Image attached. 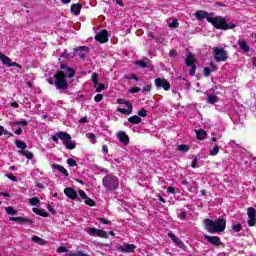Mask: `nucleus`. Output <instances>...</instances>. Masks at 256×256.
<instances>
[{
    "label": "nucleus",
    "mask_w": 256,
    "mask_h": 256,
    "mask_svg": "<svg viewBox=\"0 0 256 256\" xmlns=\"http://www.w3.org/2000/svg\"><path fill=\"white\" fill-rule=\"evenodd\" d=\"M127 79H135L136 81H139V78L136 75H132L128 77Z\"/></svg>",
    "instance_id": "nucleus-64"
},
{
    "label": "nucleus",
    "mask_w": 256,
    "mask_h": 256,
    "mask_svg": "<svg viewBox=\"0 0 256 256\" xmlns=\"http://www.w3.org/2000/svg\"><path fill=\"white\" fill-rule=\"evenodd\" d=\"M86 232L89 235H93L94 237H103L104 239H107V237H109V234H107V232H105L104 230L101 229H96V228H86Z\"/></svg>",
    "instance_id": "nucleus-9"
},
{
    "label": "nucleus",
    "mask_w": 256,
    "mask_h": 256,
    "mask_svg": "<svg viewBox=\"0 0 256 256\" xmlns=\"http://www.w3.org/2000/svg\"><path fill=\"white\" fill-rule=\"evenodd\" d=\"M137 249V246L135 244H123L122 246L118 247V251L121 253H133Z\"/></svg>",
    "instance_id": "nucleus-10"
},
{
    "label": "nucleus",
    "mask_w": 256,
    "mask_h": 256,
    "mask_svg": "<svg viewBox=\"0 0 256 256\" xmlns=\"http://www.w3.org/2000/svg\"><path fill=\"white\" fill-rule=\"evenodd\" d=\"M232 229L236 233H239V231H241V224H234V225H232Z\"/></svg>",
    "instance_id": "nucleus-47"
},
{
    "label": "nucleus",
    "mask_w": 256,
    "mask_h": 256,
    "mask_svg": "<svg viewBox=\"0 0 256 256\" xmlns=\"http://www.w3.org/2000/svg\"><path fill=\"white\" fill-rule=\"evenodd\" d=\"M86 137H87L88 139H90V141L93 143V145H95V139H97V137L95 136V134H93V133H88V134H86Z\"/></svg>",
    "instance_id": "nucleus-42"
},
{
    "label": "nucleus",
    "mask_w": 256,
    "mask_h": 256,
    "mask_svg": "<svg viewBox=\"0 0 256 256\" xmlns=\"http://www.w3.org/2000/svg\"><path fill=\"white\" fill-rule=\"evenodd\" d=\"M229 145L235 151H237V149H241V145L237 144V142H235V140H230Z\"/></svg>",
    "instance_id": "nucleus-34"
},
{
    "label": "nucleus",
    "mask_w": 256,
    "mask_h": 256,
    "mask_svg": "<svg viewBox=\"0 0 256 256\" xmlns=\"http://www.w3.org/2000/svg\"><path fill=\"white\" fill-rule=\"evenodd\" d=\"M255 223H256L255 218H249V220H248L249 227L255 226Z\"/></svg>",
    "instance_id": "nucleus-50"
},
{
    "label": "nucleus",
    "mask_w": 256,
    "mask_h": 256,
    "mask_svg": "<svg viewBox=\"0 0 256 256\" xmlns=\"http://www.w3.org/2000/svg\"><path fill=\"white\" fill-rule=\"evenodd\" d=\"M247 215L249 218H255L256 210L253 207H249L247 210Z\"/></svg>",
    "instance_id": "nucleus-32"
},
{
    "label": "nucleus",
    "mask_w": 256,
    "mask_h": 256,
    "mask_svg": "<svg viewBox=\"0 0 256 256\" xmlns=\"http://www.w3.org/2000/svg\"><path fill=\"white\" fill-rule=\"evenodd\" d=\"M196 19L202 20L206 19L208 23H211L215 29H222L223 31H227V29H235L236 25L231 23L227 24V21L223 17H213V14H209L206 11L200 10L195 14Z\"/></svg>",
    "instance_id": "nucleus-1"
},
{
    "label": "nucleus",
    "mask_w": 256,
    "mask_h": 256,
    "mask_svg": "<svg viewBox=\"0 0 256 256\" xmlns=\"http://www.w3.org/2000/svg\"><path fill=\"white\" fill-rule=\"evenodd\" d=\"M219 153V145H215L214 148L210 150L211 157H215Z\"/></svg>",
    "instance_id": "nucleus-36"
},
{
    "label": "nucleus",
    "mask_w": 256,
    "mask_h": 256,
    "mask_svg": "<svg viewBox=\"0 0 256 256\" xmlns=\"http://www.w3.org/2000/svg\"><path fill=\"white\" fill-rule=\"evenodd\" d=\"M179 217H180V219H185V217H187V212L182 211V212L179 214Z\"/></svg>",
    "instance_id": "nucleus-59"
},
{
    "label": "nucleus",
    "mask_w": 256,
    "mask_h": 256,
    "mask_svg": "<svg viewBox=\"0 0 256 256\" xmlns=\"http://www.w3.org/2000/svg\"><path fill=\"white\" fill-rule=\"evenodd\" d=\"M138 115L140 117H147V110H145V108H142L139 112Z\"/></svg>",
    "instance_id": "nucleus-48"
},
{
    "label": "nucleus",
    "mask_w": 256,
    "mask_h": 256,
    "mask_svg": "<svg viewBox=\"0 0 256 256\" xmlns=\"http://www.w3.org/2000/svg\"><path fill=\"white\" fill-rule=\"evenodd\" d=\"M94 101H96V103H100V101H103V95L102 94H97L94 97Z\"/></svg>",
    "instance_id": "nucleus-49"
},
{
    "label": "nucleus",
    "mask_w": 256,
    "mask_h": 256,
    "mask_svg": "<svg viewBox=\"0 0 256 256\" xmlns=\"http://www.w3.org/2000/svg\"><path fill=\"white\" fill-rule=\"evenodd\" d=\"M0 61H2L3 65H6V67H17V69H23V66H21L17 62H12L11 58L8 56H5V54L0 52Z\"/></svg>",
    "instance_id": "nucleus-7"
},
{
    "label": "nucleus",
    "mask_w": 256,
    "mask_h": 256,
    "mask_svg": "<svg viewBox=\"0 0 256 256\" xmlns=\"http://www.w3.org/2000/svg\"><path fill=\"white\" fill-rule=\"evenodd\" d=\"M196 137L200 141H203V139H205V137H207V132H205V130H203V129L197 130Z\"/></svg>",
    "instance_id": "nucleus-22"
},
{
    "label": "nucleus",
    "mask_w": 256,
    "mask_h": 256,
    "mask_svg": "<svg viewBox=\"0 0 256 256\" xmlns=\"http://www.w3.org/2000/svg\"><path fill=\"white\" fill-rule=\"evenodd\" d=\"M191 70H190V75H195V66H190Z\"/></svg>",
    "instance_id": "nucleus-63"
},
{
    "label": "nucleus",
    "mask_w": 256,
    "mask_h": 256,
    "mask_svg": "<svg viewBox=\"0 0 256 256\" xmlns=\"http://www.w3.org/2000/svg\"><path fill=\"white\" fill-rule=\"evenodd\" d=\"M39 203H41V201L37 197H33L32 199H30V205L34 207H39Z\"/></svg>",
    "instance_id": "nucleus-33"
},
{
    "label": "nucleus",
    "mask_w": 256,
    "mask_h": 256,
    "mask_svg": "<svg viewBox=\"0 0 256 256\" xmlns=\"http://www.w3.org/2000/svg\"><path fill=\"white\" fill-rule=\"evenodd\" d=\"M99 221H100V223H103V225H109V220H106V219H104V218H99L98 219Z\"/></svg>",
    "instance_id": "nucleus-57"
},
{
    "label": "nucleus",
    "mask_w": 256,
    "mask_h": 256,
    "mask_svg": "<svg viewBox=\"0 0 256 256\" xmlns=\"http://www.w3.org/2000/svg\"><path fill=\"white\" fill-rule=\"evenodd\" d=\"M95 39L100 43H107L109 41V33L107 32V30H102L95 36Z\"/></svg>",
    "instance_id": "nucleus-11"
},
{
    "label": "nucleus",
    "mask_w": 256,
    "mask_h": 256,
    "mask_svg": "<svg viewBox=\"0 0 256 256\" xmlns=\"http://www.w3.org/2000/svg\"><path fill=\"white\" fill-rule=\"evenodd\" d=\"M33 211L36 213V215H40L41 217H49V213H47L39 208H33Z\"/></svg>",
    "instance_id": "nucleus-27"
},
{
    "label": "nucleus",
    "mask_w": 256,
    "mask_h": 256,
    "mask_svg": "<svg viewBox=\"0 0 256 256\" xmlns=\"http://www.w3.org/2000/svg\"><path fill=\"white\" fill-rule=\"evenodd\" d=\"M169 55H170V57H176L177 51H175V50H170Z\"/></svg>",
    "instance_id": "nucleus-61"
},
{
    "label": "nucleus",
    "mask_w": 256,
    "mask_h": 256,
    "mask_svg": "<svg viewBox=\"0 0 256 256\" xmlns=\"http://www.w3.org/2000/svg\"><path fill=\"white\" fill-rule=\"evenodd\" d=\"M9 135V132H5V128H3V126H0V135Z\"/></svg>",
    "instance_id": "nucleus-58"
},
{
    "label": "nucleus",
    "mask_w": 256,
    "mask_h": 256,
    "mask_svg": "<svg viewBox=\"0 0 256 256\" xmlns=\"http://www.w3.org/2000/svg\"><path fill=\"white\" fill-rule=\"evenodd\" d=\"M66 256H89L85 254L83 251H76V252H68Z\"/></svg>",
    "instance_id": "nucleus-28"
},
{
    "label": "nucleus",
    "mask_w": 256,
    "mask_h": 256,
    "mask_svg": "<svg viewBox=\"0 0 256 256\" xmlns=\"http://www.w3.org/2000/svg\"><path fill=\"white\" fill-rule=\"evenodd\" d=\"M204 238L208 243H211V245H215V247H219V245H221V239L217 236L204 235Z\"/></svg>",
    "instance_id": "nucleus-12"
},
{
    "label": "nucleus",
    "mask_w": 256,
    "mask_h": 256,
    "mask_svg": "<svg viewBox=\"0 0 256 256\" xmlns=\"http://www.w3.org/2000/svg\"><path fill=\"white\" fill-rule=\"evenodd\" d=\"M67 163H68V165H69L70 167H77V161H75V159H73V158H69V159L67 160Z\"/></svg>",
    "instance_id": "nucleus-44"
},
{
    "label": "nucleus",
    "mask_w": 256,
    "mask_h": 256,
    "mask_svg": "<svg viewBox=\"0 0 256 256\" xmlns=\"http://www.w3.org/2000/svg\"><path fill=\"white\" fill-rule=\"evenodd\" d=\"M129 123H132V125H139L141 123V117L134 115L128 119Z\"/></svg>",
    "instance_id": "nucleus-23"
},
{
    "label": "nucleus",
    "mask_w": 256,
    "mask_h": 256,
    "mask_svg": "<svg viewBox=\"0 0 256 256\" xmlns=\"http://www.w3.org/2000/svg\"><path fill=\"white\" fill-rule=\"evenodd\" d=\"M136 65H138L139 67H142L143 69H145L147 67H151V63L149 60H147V61L139 60L136 62Z\"/></svg>",
    "instance_id": "nucleus-24"
},
{
    "label": "nucleus",
    "mask_w": 256,
    "mask_h": 256,
    "mask_svg": "<svg viewBox=\"0 0 256 256\" xmlns=\"http://www.w3.org/2000/svg\"><path fill=\"white\" fill-rule=\"evenodd\" d=\"M59 139L63 141V145L66 149H75V143L71 141V135L67 132H59L57 136H52L54 143H58Z\"/></svg>",
    "instance_id": "nucleus-5"
},
{
    "label": "nucleus",
    "mask_w": 256,
    "mask_h": 256,
    "mask_svg": "<svg viewBox=\"0 0 256 256\" xmlns=\"http://www.w3.org/2000/svg\"><path fill=\"white\" fill-rule=\"evenodd\" d=\"M204 75H205V77H209L211 75V69L204 68Z\"/></svg>",
    "instance_id": "nucleus-56"
},
{
    "label": "nucleus",
    "mask_w": 256,
    "mask_h": 256,
    "mask_svg": "<svg viewBox=\"0 0 256 256\" xmlns=\"http://www.w3.org/2000/svg\"><path fill=\"white\" fill-rule=\"evenodd\" d=\"M75 57V53L74 54H71V53H68L67 51L63 52L61 55H60V58H59V61H62L65 62V61H69V59H73ZM63 59V60H62Z\"/></svg>",
    "instance_id": "nucleus-18"
},
{
    "label": "nucleus",
    "mask_w": 256,
    "mask_h": 256,
    "mask_svg": "<svg viewBox=\"0 0 256 256\" xmlns=\"http://www.w3.org/2000/svg\"><path fill=\"white\" fill-rule=\"evenodd\" d=\"M178 151H182L183 153H187L189 151V146L185 144H181L178 146Z\"/></svg>",
    "instance_id": "nucleus-37"
},
{
    "label": "nucleus",
    "mask_w": 256,
    "mask_h": 256,
    "mask_svg": "<svg viewBox=\"0 0 256 256\" xmlns=\"http://www.w3.org/2000/svg\"><path fill=\"white\" fill-rule=\"evenodd\" d=\"M6 177L10 179V181H14V182L17 181V178L13 176V174H6Z\"/></svg>",
    "instance_id": "nucleus-55"
},
{
    "label": "nucleus",
    "mask_w": 256,
    "mask_h": 256,
    "mask_svg": "<svg viewBox=\"0 0 256 256\" xmlns=\"http://www.w3.org/2000/svg\"><path fill=\"white\" fill-rule=\"evenodd\" d=\"M19 153L26 157V159H33V153L29 150H20Z\"/></svg>",
    "instance_id": "nucleus-25"
},
{
    "label": "nucleus",
    "mask_w": 256,
    "mask_h": 256,
    "mask_svg": "<svg viewBox=\"0 0 256 256\" xmlns=\"http://www.w3.org/2000/svg\"><path fill=\"white\" fill-rule=\"evenodd\" d=\"M204 227L208 233H223L225 227H227V221L225 218H219L217 220L206 218L204 220Z\"/></svg>",
    "instance_id": "nucleus-3"
},
{
    "label": "nucleus",
    "mask_w": 256,
    "mask_h": 256,
    "mask_svg": "<svg viewBox=\"0 0 256 256\" xmlns=\"http://www.w3.org/2000/svg\"><path fill=\"white\" fill-rule=\"evenodd\" d=\"M139 91H141V88H139V87H133V88L129 91V93H139Z\"/></svg>",
    "instance_id": "nucleus-54"
},
{
    "label": "nucleus",
    "mask_w": 256,
    "mask_h": 256,
    "mask_svg": "<svg viewBox=\"0 0 256 256\" xmlns=\"http://www.w3.org/2000/svg\"><path fill=\"white\" fill-rule=\"evenodd\" d=\"M167 191H168V193H171L172 195H175V188L169 187V188L167 189Z\"/></svg>",
    "instance_id": "nucleus-60"
},
{
    "label": "nucleus",
    "mask_w": 256,
    "mask_h": 256,
    "mask_svg": "<svg viewBox=\"0 0 256 256\" xmlns=\"http://www.w3.org/2000/svg\"><path fill=\"white\" fill-rule=\"evenodd\" d=\"M186 65L187 67H193L195 66V57L193 56V54L191 52L187 53L186 56Z\"/></svg>",
    "instance_id": "nucleus-16"
},
{
    "label": "nucleus",
    "mask_w": 256,
    "mask_h": 256,
    "mask_svg": "<svg viewBox=\"0 0 256 256\" xmlns=\"http://www.w3.org/2000/svg\"><path fill=\"white\" fill-rule=\"evenodd\" d=\"M14 125H22L23 127H27L29 125V122H27V120L16 121L14 122Z\"/></svg>",
    "instance_id": "nucleus-45"
},
{
    "label": "nucleus",
    "mask_w": 256,
    "mask_h": 256,
    "mask_svg": "<svg viewBox=\"0 0 256 256\" xmlns=\"http://www.w3.org/2000/svg\"><path fill=\"white\" fill-rule=\"evenodd\" d=\"M238 45L240 49L244 51V53H249V45H247V42H245V40H239Z\"/></svg>",
    "instance_id": "nucleus-21"
},
{
    "label": "nucleus",
    "mask_w": 256,
    "mask_h": 256,
    "mask_svg": "<svg viewBox=\"0 0 256 256\" xmlns=\"http://www.w3.org/2000/svg\"><path fill=\"white\" fill-rule=\"evenodd\" d=\"M32 241L34 243H37L38 245H45V240L41 239L40 237L38 236H33L32 237Z\"/></svg>",
    "instance_id": "nucleus-30"
},
{
    "label": "nucleus",
    "mask_w": 256,
    "mask_h": 256,
    "mask_svg": "<svg viewBox=\"0 0 256 256\" xmlns=\"http://www.w3.org/2000/svg\"><path fill=\"white\" fill-rule=\"evenodd\" d=\"M102 151H103L104 153H109V148L107 147V145H103V146H102Z\"/></svg>",
    "instance_id": "nucleus-62"
},
{
    "label": "nucleus",
    "mask_w": 256,
    "mask_h": 256,
    "mask_svg": "<svg viewBox=\"0 0 256 256\" xmlns=\"http://www.w3.org/2000/svg\"><path fill=\"white\" fill-rule=\"evenodd\" d=\"M126 107L127 109L118 108V113H122L123 115H131L133 113V105L131 104V102H126Z\"/></svg>",
    "instance_id": "nucleus-13"
},
{
    "label": "nucleus",
    "mask_w": 256,
    "mask_h": 256,
    "mask_svg": "<svg viewBox=\"0 0 256 256\" xmlns=\"http://www.w3.org/2000/svg\"><path fill=\"white\" fill-rule=\"evenodd\" d=\"M57 252L58 253H67V248L63 247V246H60L58 249H57Z\"/></svg>",
    "instance_id": "nucleus-52"
},
{
    "label": "nucleus",
    "mask_w": 256,
    "mask_h": 256,
    "mask_svg": "<svg viewBox=\"0 0 256 256\" xmlns=\"http://www.w3.org/2000/svg\"><path fill=\"white\" fill-rule=\"evenodd\" d=\"M81 51H85L86 53H89V47L86 46H80L76 49H74V54L78 53V55L80 56L81 59H83L85 57L84 53H81Z\"/></svg>",
    "instance_id": "nucleus-17"
},
{
    "label": "nucleus",
    "mask_w": 256,
    "mask_h": 256,
    "mask_svg": "<svg viewBox=\"0 0 256 256\" xmlns=\"http://www.w3.org/2000/svg\"><path fill=\"white\" fill-rule=\"evenodd\" d=\"M64 195H66V197H68L69 199L77 198V192L71 187H68L64 190Z\"/></svg>",
    "instance_id": "nucleus-15"
},
{
    "label": "nucleus",
    "mask_w": 256,
    "mask_h": 256,
    "mask_svg": "<svg viewBox=\"0 0 256 256\" xmlns=\"http://www.w3.org/2000/svg\"><path fill=\"white\" fill-rule=\"evenodd\" d=\"M60 67L63 71H59L54 75V85L56 89H58L59 91H63L67 89V87H69V85L67 84V80L65 79H67V77L71 79V77L75 75V72L73 71V69L65 66V64H61Z\"/></svg>",
    "instance_id": "nucleus-2"
},
{
    "label": "nucleus",
    "mask_w": 256,
    "mask_h": 256,
    "mask_svg": "<svg viewBox=\"0 0 256 256\" xmlns=\"http://www.w3.org/2000/svg\"><path fill=\"white\" fill-rule=\"evenodd\" d=\"M213 57L216 61L225 62L227 61V51L223 48L215 47L213 49Z\"/></svg>",
    "instance_id": "nucleus-6"
},
{
    "label": "nucleus",
    "mask_w": 256,
    "mask_h": 256,
    "mask_svg": "<svg viewBox=\"0 0 256 256\" xmlns=\"http://www.w3.org/2000/svg\"><path fill=\"white\" fill-rule=\"evenodd\" d=\"M207 99L208 103H210L211 105H215V103H217V96H215L214 94L208 95Z\"/></svg>",
    "instance_id": "nucleus-29"
},
{
    "label": "nucleus",
    "mask_w": 256,
    "mask_h": 256,
    "mask_svg": "<svg viewBox=\"0 0 256 256\" xmlns=\"http://www.w3.org/2000/svg\"><path fill=\"white\" fill-rule=\"evenodd\" d=\"M117 137L123 145H129V136L124 131H119Z\"/></svg>",
    "instance_id": "nucleus-14"
},
{
    "label": "nucleus",
    "mask_w": 256,
    "mask_h": 256,
    "mask_svg": "<svg viewBox=\"0 0 256 256\" xmlns=\"http://www.w3.org/2000/svg\"><path fill=\"white\" fill-rule=\"evenodd\" d=\"M6 213L8 215H17V210H14L13 207L9 206V207L6 208Z\"/></svg>",
    "instance_id": "nucleus-38"
},
{
    "label": "nucleus",
    "mask_w": 256,
    "mask_h": 256,
    "mask_svg": "<svg viewBox=\"0 0 256 256\" xmlns=\"http://www.w3.org/2000/svg\"><path fill=\"white\" fill-rule=\"evenodd\" d=\"M154 83L157 89H164V91H169V89H171V84L165 78H156Z\"/></svg>",
    "instance_id": "nucleus-8"
},
{
    "label": "nucleus",
    "mask_w": 256,
    "mask_h": 256,
    "mask_svg": "<svg viewBox=\"0 0 256 256\" xmlns=\"http://www.w3.org/2000/svg\"><path fill=\"white\" fill-rule=\"evenodd\" d=\"M168 236H169L170 239H171L174 243H176L177 245L181 244V240H180L177 236H175V234H173V233H168Z\"/></svg>",
    "instance_id": "nucleus-31"
},
{
    "label": "nucleus",
    "mask_w": 256,
    "mask_h": 256,
    "mask_svg": "<svg viewBox=\"0 0 256 256\" xmlns=\"http://www.w3.org/2000/svg\"><path fill=\"white\" fill-rule=\"evenodd\" d=\"M102 185L106 191H115L119 187V178L113 174H107L102 179Z\"/></svg>",
    "instance_id": "nucleus-4"
},
{
    "label": "nucleus",
    "mask_w": 256,
    "mask_h": 256,
    "mask_svg": "<svg viewBox=\"0 0 256 256\" xmlns=\"http://www.w3.org/2000/svg\"><path fill=\"white\" fill-rule=\"evenodd\" d=\"M99 75L97 73L92 74V82L94 83V87H97L99 85Z\"/></svg>",
    "instance_id": "nucleus-35"
},
{
    "label": "nucleus",
    "mask_w": 256,
    "mask_h": 256,
    "mask_svg": "<svg viewBox=\"0 0 256 256\" xmlns=\"http://www.w3.org/2000/svg\"><path fill=\"white\" fill-rule=\"evenodd\" d=\"M97 93H101L103 89H105V85L103 83H98V85L94 86Z\"/></svg>",
    "instance_id": "nucleus-41"
},
{
    "label": "nucleus",
    "mask_w": 256,
    "mask_h": 256,
    "mask_svg": "<svg viewBox=\"0 0 256 256\" xmlns=\"http://www.w3.org/2000/svg\"><path fill=\"white\" fill-rule=\"evenodd\" d=\"M117 103H118V105H127V103H129V102L120 98V99H117Z\"/></svg>",
    "instance_id": "nucleus-53"
},
{
    "label": "nucleus",
    "mask_w": 256,
    "mask_h": 256,
    "mask_svg": "<svg viewBox=\"0 0 256 256\" xmlns=\"http://www.w3.org/2000/svg\"><path fill=\"white\" fill-rule=\"evenodd\" d=\"M78 193H79V195H80V197H82V199H87V194L85 193V191H83V190H79L78 191Z\"/></svg>",
    "instance_id": "nucleus-51"
},
{
    "label": "nucleus",
    "mask_w": 256,
    "mask_h": 256,
    "mask_svg": "<svg viewBox=\"0 0 256 256\" xmlns=\"http://www.w3.org/2000/svg\"><path fill=\"white\" fill-rule=\"evenodd\" d=\"M52 167H53V169H56V171L63 173V175H65V177H69V172H67V169H65V167H63L59 164H54Z\"/></svg>",
    "instance_id": "nucleus-20"
},
{
    "label": "nucleus",
    "mask_w": 256,
    "mask_h": 256,
    "mask_svg": "<svg viewBox=\"0 0 256 256\" xmlns=\"http://www.w3.org/2000/svg\"><path fill=\"white\" fill-rule=\"evenodd\" d=\"M15 145L18 149H22V151H25V149H27V144H25V142L21 140L15 141Z\"/></svg>",
    "instance_id": "nucleus-26"
},
{
    "label": "nucleus",
    "mask_w": 256,
    "mask_h": 256,
    "mask_svg": "<svg viewBox=\"0 0 256 256\" xmlns=\"http://www.w3.org/2000/svg\"><path fill=\"white\" fill-rule=\"evenodd\" d=\"M150 91H151V84H146L142 89V93H150Z\"/></svg>",
    "instance_id": "nucleus-46"
},
{
    "label": "nucleus",
    "mask_w": 256,
    "mask_h": 256,
    "mask_svg": "<svg viewBox=\"0 0 256 256\" xmlns=\"http://www.w3.org/2000/svg\"><path fill=\"white\" fill-rule=\"evenodd\" d=\"M10 221H20V223H27V219L21 217H11Z\"/></svg>",
    "instance_id": "nucleus-43"
},
{
    "label": "nucleus",
    "mask_w": 256,
    "mask_h": 256,
    "mask_svg": "<svg viewBox=\"0 0 256 256\" xmlns=\"http://www.w3.org/2000/svg\"><path fill=\"white\" fill-rule=\"evenodd\" d=\"M84 201H85L86 205H89V207H94V205H95V201H93V199H91L89 197L85 198Z\"/></svg>",
    "instance_id": "nucleus-40"
},
{
    "label": "nucleus",
    "mask_w": 256,
    "mask_h": 256,
    "mask_svg": "<svg viewBox=\"0 0 256 256\" xmlns=\"http://www.w3.org/2000/svg\"><path fill=\"white\" fill-rule=\"evenodd\" d=\"M168 26L172 29H177V27H179V22L177 21V18H174L172 20V23H170Z\"/></svg>",
    "instance_id": "nucleus-39"
},
{
    "label": "nucleus",
    "mask_w": 256,
    "mask_h": 256,
    "mask_svg": "<svg viewBox=\"0 0 256 256\" xmlns=\"http://www.w3.org/2000/svg\"><path fill=\"white\" fill-rule=\"evenodd\" d=\"M81 9H83V5H81L80 3L73 4L71 6V13H73L74 15H79L81 13Z\"/></svg>",
    "instance_id": "nucleus-19"
}]
</instances>
